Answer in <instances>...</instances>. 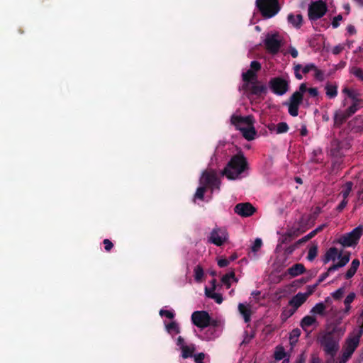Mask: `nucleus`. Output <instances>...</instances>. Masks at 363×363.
I'll use <instances>...</instances> for the list:
<instances>
[{"label": "nucleus", "instance_id": "1", "mask_svg": "<svg viewBox=\"0 0 363 363\" xmlns=\"http://www.w3.org/2000/svg\"><path fill=\"white\" fill-rule=\"evenodd\" d=\"M230 123L236 130H240L242 137L248 141L255 139L257 130L254 127L255 119L253 116L248 115L242 116L238 114H233L230 117Z\"/></svg>", "mask_w": 363, "mask_h": 363}, {"label": "nucleus", "instance_id": "2", "mask_svg": "<svg viewBox=\"0 0 363 363\" xmlns=\"http://www.w3.org/2000/svg\"><path fill=\"white\" fill-rule=\"evenodd\" d=\"M199 183L201 186L197 188L194 199L203 200L206 189L210 188L213 190L219 189L220 182L216 172L213 169H209L203 172Z\"/></svg>", "mask_w": 363, "mask_h": 363}, {"label": "nucleus", "instance_id": "3", "mask_svg": "<svg viewBox=\"0 0 363 363\" xmlns=\"http://www.w3.org/2000/svg\"><path fill=\"white\" fill-rule=\"evenodd\" d=\"M248 162L243 152H239L228 161V179H237L248 169Z\"/></svg>", "mask_w": 363, "mask_h": 363}, {"label": "nucleus", "instance_id": "4", "mask_svg": "<svg viewBox=\"0 0 363 363\" xmlns=\"http://www.w3.org/2000/svg\"><path fill=\"white\" fill-rule=\"evenodd\" d=\"M339 341L340 339L333 332L325 333L318 338L325 354L331 357H334L339 350Z\"/></svg>", "mask_w": 363, "mask_h": 363}, {"label": "nucleus", "instance_id": "5", "mask_svg": "<svg viewBox=\"0 0 363 363\" xmlns=\"http://www.w3.org/2000/svg\"><path fill=\"white\" fill-rule=\"evenodd\" d=\"M306 84H301L298 90L294 92L289 97V101L286 102L285 104L288 106L289 113L291 116L295 117L298 116V108L303 101V94L306 92Z\"/></svg>", "mask_w": 363, "mask_h": 363}, {"label": "nucleus", "instance_id": "6", "mask_svg": "<svg viewBox=\"0 0 363 363\" xmlns=\"http://www.w3.org/2000/svg\"><path fill=\"white\" fill-rule=\"evenodd\" d=\"M256 6L264 18H270L280 10L278 0H256Z\"/></svg>", "mask_w": 363, "mask_h": 363}, {"label": "nucleus", "instance_id": "7", "mask_svg": "<svg viewBox=\"0 0 363 363\" xmlns=\"http://www.w3.org/2000/svg\"><path fill=\"white\" fill-rule=\"evenodd\" d=\"M363 234V227L361 225L357 226L353 229L351 232L340 235L336 239L334 242L338 243L343 247H352L355 246L361 236Z\"/></svg>", "mask_w": 363, "mask_h": 363}, {"label": "nucleus", "instance_id": "8", "mask_svg": "<svg viewBox=\"0 0 363 363\" xmlns=\"http://www.w3.org/2000/svg\"><path fill=\"white\" fill-rule=\"evenodd\" d=\"M328 6L325 1L318 0L313 1L308 6V18L316 21L322 18L327 12Z\"/></svg>", "mask_w": 363, "mask_h": 363}, {"label": "nucleus", "instance_id": "9", "mask_svg": "<svg viewBox=\"0 0 363 363\" xmlns=\"http://www.w3.org/2000/svg\"><path fill=\"white\" fill-rule=\"evenodd\" d=\"M264 44L266 50L272 54L276 55L279 52L281 46V39L279 33L267 34Z\"/></svg>", "mask_w": 363, "mask_h": 363}, {"label": "nucleus", "instance_id": "10", "mask_svg": "<svg viewBox=\"0 0 363 363\" xmlns=\"http://www.w3.org/2000/svg\"><path fill=\"white\" fill-rule=\"evenodd\" d=\"M269 87L275 94L282 96L289 91V83L281 77H274L269 80Z\"/></svg>", "mask_w": 363, "mask_h": 363}, {"label": "nucleus", "instance_id": "11", "mask_svg": "<svg viewBox=\"0 0 363 363\" xmlns=\"http://www.w3.org/2000/svg\"><path fill=\"white\" fill-rule=\"evenodd\" d=\"M351 253L350 252H346V253L341 257L340 260H339L337 263L331 265L327 270L326 272L322 274L318 279L316 281V284L319 285L322 281H323L328 276L329 274L332 272L336 271L340 268L345 267L350 259Z\"/></svg>", "mask_w": 363, "mask_h": 363}, {"label": "nucleus", "instance_id": "12", "mask_svg": "<svg viewBox=\"0 0 363 363\" xmlns=\"http://www.w3.org/2000/svg\"><path fill=\"white\" fill-rule=\"evenodd\" d=\"M211 320L208 313L205 311H197L191 315L192 323L200 328H204L210 325Z\"/></svg>", "mask_w": 363, "mask_h": 363}, {"label": "nucleus", "instance_id": "13", "mask_svg": "<svg viewBox=\"0 0 363 363\" xmlns=\"http://www.w3.org/2000/svg\"><path fill=\"white\" fill-rule=\"evenodd\" d=\"M363 333V325L361 326L358 334L354 337H349L346 340L343 346L342 353L352 357V354L359 345V340Z\"/></svg>", "mask_w": 363, "mask_h": 363}, {"label": "nucleus", "instance_id": "14", "mask_svg": "<svg viewBox=\"0 0 363 363\" xmlns=\"http://www.w3.org/2000/svg\"><path fill=\"white\" fill-rule=\"evenodd\" d=\"M243 89L251 95L260 96L262 94H266L267 88L262 82L255 80L251 83L244 84Z\"/></svg>", "mask_w": 363, "mask_h": 363}, {"label": "nucleus", "instance_id": "15", "mask_svg": "<svg viewBox=\"0 0 363 363\" xmlns=\"http://www.w3.org/2000/svg\"><path fill=\"white\" fill-rule=\"evenodd\" d=\"M257 211V208L250 203H240L234 208V212L241 217H250Z\"/></svg>", "mask_w": 363, "mask_h": 363}, {"label": "nucleus", "instance_id": "16", "mask_svg": "<svg viewBox=\"0 0 363 363\" xmlns=\"http://www.w3.org/2000/svg\"><path fill=\"white\" fill-rule=\"evenodd\" d=\"M208 240L216 246H221L226 240L225 231L220 228H213Z\"/></svg>", "mask_w": 363, "mask_h": 363}, {"label": "nucleus", "instance_id": "17", "mask_svg": "<svg viewBox=\"0 0 363 363\" xmlns=\"http://www.w3.org/2000/svg\"><path fill=\"white\" fill-rule=\"evenodd\" d=\"M346 252L343 254L342 251L338 252V250L335 247H330L326 251L325 254L324 255L323 261L325 264H326L330 261H335L337 258H339L340 259L341 257Z\"/></svg>", "mask_w": 363, "mask_h": 363}, {"label": "nucleus", "instance_id": "18", "mask_svg": "<svg viewBox=\"0 0 363 363\" xmlns=\"http://www.w3.org/2000/svg\"><path fill=\"white\" fill-rule=\"evenodd\" d=\"M330 152L333 157L341 158L343 156L342 145L340 140L333 139L331 141Z\"/></svg>", "mask_w": 363, "mask_h": 363}, {"label": "nucleus", "instance_id": "19", "mask_svg": "<svg viewBox=\"0 0 363 363\" xmlns=\"http://www.w3.org/2000/svg\"><path fill=\"white\" fill-rule=\"evenodd\" d=\"M300 325L304 331L310 333L311 330H308V328L311 326L317 328L318 326V322L315 316L306 315L301 320Z\"/></svg>", "mask_w": 363, "mask_h": 363}, {"label": "nucleus", "instance_id": "20", "mask_svg": "<svg viewBox=\"0 0 363 363\" xmlns=\"http://www.w3.org/2000/svg\"><path fill=\"white\" fill-rule=\"evenodd\" d=\"M306 295L303 293H298L289 301V305L297 310L306 301Z\"/></svg>", "mask_w": 363, "mask_h": 363}, {"label": "nucleus", "instance_id": "21", "mask_svg": "<svg viewBox=\"0 0 363 363\" xmlns=\"http://www.w3.org/2000/svg\"><path fill=\"white\" fill-rule=\"evenodd\" d=\"M349 126L355 132L363 130V116H357L349 122Z\"/></svg>", "mask_w": 363, "mask_h": 363}, {"label": "nucleus", "instance_id": "22", "mask_svg": "<svg viewBox=\"0 0 363 363\" xmlns=\"http://www.w3.org/2000/svg\"><path fill=\"white\" fill-rule=\"evenodd\" d=\"M349 118L345 111H337L334 115V126L340 128Z\"/></svg>", "mask_w": 363, "mask_h": 363}, {"label": "nucleus", "instance_id": "23", "mask_svg": "<svg viewBox=\"0 0 363 363\" xmlns=\"http://www.w3.org/2000/svg\"><path fill=\"white\" fill-rule=\"evenodd\" d=\"M305 271L304 265L301 263L295 264L287 269L288 274L293 277L303 274Z\"/></svg>", "mask_w": 363, "mask_h": 363}, {"label": "nucleus", "instance_id": "24", "mask_svg": "<svg viewBox=\"0 0 363 363\" xmlns=\"http://www.w3.org/2000/svg\"><path fill=\"white\" fill-rule=\"evenodd\" d=\"M238 309L240 313L244 318V320L245 323H248L250 321V317L252 314L251 306L250 305H245L243 303H240L238 305Z\"/></svg>", "mask_w": 363, "mask_h": 363}, {"label": "nucleus", "instance_id": "25", "mask_svg": "<svg viewBox=\"0 0 363 363\" xmlns=\"http://www.w3.org/2000/svg\"><path fill=\"white\" fill-rule=\"evenodd\" d=\"M196 350V345L193 343L189 345H184L182 349V357L184 359H187L189 357H192L194 356V353Z\"/></svg>", "mask_w": 363, "mask_h": 363}, {"label": "nucleus", "instance_id": "26", "mask_svg": "<svg viewBox=\"0 0 363 363\" xmlns=\"http://www.w3.org/2000/svg\"><path fill=\"white\" fill-rule=\"evenodd\" d=\"M360 262L358 259H354L352 260L350 269L346 272L345 274V279H351L357 272Z\"/></svg>", "mask_w": 363, "mask_h": 363}, {"label": "nucleus", "instance_id": "27", "mask_svg": "<svg viewBox=\"0 0 363 363\" xmlns=\"http://www.w3.org/2000/svg\"><path fill=\"white\" fill-rule=\"evenodd\" d=\"M205 295L210 298L213 299L217 303L220 304L223 301V296L220 294L216 293L215 291L211 290L208 287H205Z\"/></svg>", "mask_w": 363, "mask_h": 363}, {"label": "nucleus", "instance_id": "28", "mask_svg": "<svg viewBox=\"0 0 363 363\" xmlns=\"http://www.w3.org/2000/svg\"><path fill=\"white\" fill-rule=\"evenodd\" d=\"M298 235H299V229L298 228L295 229V230H288L286 233H285L282 235L281 243L282 244L289 243L293 240L294 237H296Z\"/></svg>", "mask_w": 363, "mask_h": 363}, {"label": "nucleus", "instance_id": "29", "mask_svg": "<svg viewBox=\"0 0 363 363\" xmlns=\"http://www.w3.org/2000/svg\"><path fill=\"white\" fill-rule=\"evenodd\" d=\"M242 78L244 84H248L257 80V75L254 70L248 69L246 72L242 73Z\"/></svg>", "mask_w": 363, "mask_h": 363}, {"label": "nucleus", "instance_id": "30", "mask_svg": "<svg viewBox=\"0 0 363 363\" xmlns=\"http://www.w3.org/2000/svg\"><path fill=\"white\" fill-rule=\"evenodd\" d=\"M288 21L296 28H300L303 22V16L301 14H289L288 16Z\"/></svg>", "mask_w": 363, "mask_h": 363}, {"label": "nucleus", "instance_id": "31", "mask_svg": "<svg viewBox=\"0 0 363 363\" xmlns=\"http://www.w3.org/2000/svg\"><path fill=\"white\" fill-rule=\"evenodd\" d=\"M301 335V330L298 328L292 330L289 333V343L293 348L298 341V338Z\"/></svg>", "mask_w": 363, "mask_h": 363}, {"label": "nucleus", "instance_id": "32", "mask_svg": "<svg viewBox=\"0 0 363 363\" xmlns=\"http://www.w3.org/2000/svg\"><path fill=\"white\" fill-rule=\"evenodd\" d=\"M355 294L354 292H351L345 298V301H344V304H345V309L343 311L344 313L345 314H348L350 309H351V303L353 302V301L354 300L355 298Z\"/></svg>", "mask_w": 363, "mask_h": 363}, {"label": "nucleus", "instance_id": "33", "mask_svg": "<svg viewBox=\"0 0 363 363\" xmlns=\"http://www.w3.org/2000/svg\"><path fill=\"white\" fill-rule=\"evenodd\" d=\"M296 310L291 306V308H284L281 314V318L283 321L286 320L292 316Z\"/></svg>", "mask_w": 363, "mask_h": 363}, {"label": "nucleus", "instance_id": "34", "mask_svg": "<svg viewBox=\"0 0 363 363\" xmlns=\"http://www.w3.org/2000/svg\"><path fill=\"white\" fill-rule=\"evenodd\" d=\"M286 357L285 350L283 346L279 345L276 347L274 357L276 360L279 361Z\"/></svg>", "mask_w": 363, "mask_h": 363}, {"label": "nucleus", "instance_id": "35", "mask_svg": "<svg viewBox=\"0 0 363 363\" xmlns=\"http://www.w3.org/2000/svg\"><path fill=\"white\" fill-rule=\"evenodd\" d=\"M325 90H326V95L330 99L336 96V95L337 94L336 85L327 84L325 86Z\"/></svg>", "mask_w": 363, "mask_h": 363}, {"label": "nucleus", "instance_id": "36", "mask_svg": "<svg viewBox=\"0 0 363 363\" xmlns=\"http://www.w3.org/2000/svg\"><path fill=\"white\" fill-rule=\"evenodd\" d=\"M325 308H326L325 305L321 302V303H317L314 307H313L311 312L312 313L324 315Z\"/></svg>", "mask_w": 363, "mask_h": 363}, {"label": "nucleus", "instance_id": "37", "mask_svg": "<svg viewBox=\"0 0 363 363\" xmlns=\"http://www.w3.org/2000/svg\"><path fill=\"white\" fill-rule=\"evenodd\" d=\"M166 329L168 333H172V331L175 332V333L178 334L180 333V328L179 325L175 322L172 321L166 325Z\"/></svg>", "mask_w": 363, "mask_h": 363}, {"label": "nucleus", "instance_id": "38", "mask_svg": "<svg viewBox=\"0 0 363 363\" xmlns=\"http://www.w3.org/2000/svg\"><path fill=\"white\" fill-rule=\"evenodd\" d=\"M358 100L354 101V102L348 107L345 111L349 117L353 115L358 110Z\"/></svg>", "mask_w": 363, "mask_h": 363}, {"label": "nucleus", "instance_id": "39", "mask_svg": "<svg viewBox=\"0 0 363 363\" xmlns=\"http://www.w3.org/2000/svg\"><path fill=\"white\" fill-rule=\"evenodd\" d=\"M352 185L353 184L351 182L346 183L345 189L341 191L343 199H347V197L352 191Z\"/></svg>", "mask_w": 363, "mask_h": 363}, {"label": "nucleus", "instance_id": "40", "mask_svg": "<svg viewBox=\"0 0 363 363\" xmlns=\"http://www.w3.org/2000/svg\"><path fill=\"white\" fill-rule=\"evenodd\" d=\"M318 254V247L316 245H313L310 247L308 252V259L309 261H313L317 256Z\"/></svg>", "mask_w": 363, "mask_h": 363}, {"label": "nucleus", "instance_id": "41", "mask_svg": "<svg viewBox=\"0 0 363 363\" xmlns=\"http://www.w3.org/2000/svg\"><path fill=\"white\" fill-rule=\"evenodd\" d=\"M322 211V209L320 206H316L314 209V211L313 212L312 214H311L310 216H308V221H312V223H313L315 222V220L317 219V218L318 217L319 214L321 213Z\"/></svg>", "mask_w": 363, "mask_h": 363}, {"label": "nucleus", "instance_id": "42", "mask_svg": "<svg viewBox=\"0 0 363 363\" xmlns=\"http://www.w3.org/2000/svg\"><path fill=\"white\" fill-rule=\"evenodd\" d=\"M203 277V270L201 266H196L194 269L195 280L199 281Z\"/></svg>", "mask_w": 363, "mask_h": 363}, {"label": "nucleus", "instance_id": "43", "mask_svg": "<svg viewBox=\"0 0 363 363\" xmlns=\"http://www.w3.org/2000/svg\"><path fill=\"white\" fill-rule=\"evenodd\" d=\"M289 129L288 125L285 122L279 123L277 125L276 132L277 134L286 133Z\"/></svg>", "mask_w": 363, "mask_h": 363}, {"label": "nucleus", "instance_id": "44", "mask_svg": "<svg viewBox=\"0 0 363 363\" xmlns=\"http://www.w3.org/2000/svg\"><path fill=\"white\" fill-rule=\"evenodd\" d=\"M351 73H352L355 77L363 81V69L359 67H352L351 69Z\"/></svg>", "mask_w": 363, "mask_h": 363}, {"label": "nucleus", "instance_id": "45", "mask_svg": "<svg viewBox=\"0 0 363 363\" xmlns=\"http://www.w3.org/2000/svg\"><path fill=\"white\" fill-rule=\"evenodd\" d=\"M314 77L315 79L323 82L324 80V73L322 70L319 69L316 66L314 69Z\"/></svg>", "mask_w": 363, "mask_h": 363}, {"label": "nucleus", "instance_id": "46", "mask_svg": "<svg viewBox=\"0 0 363 363\" xmlns=\"http://www.w3.org/2000/svg\"><path fill=\"white\" fill-rule=\"evenodd\" d=\"M345 293V288L340 287L332 294V296L335 300L340 299Z\"/></svg>", "mask_w": 363, "mask_h": 363}, {"label": "nucleus", "instance_id": "47", "mask_svg": "<svg viewBox=\"0 0 363 363\" xmlns=\"http://www.w3.org/2000/svg\"><path fill=\"white\" fill-rule=\"evenodd\" d=\"M255 336V332L252 330L250 333H246L244 339L242 342V344L246 345L248 344Z\"/></svg>", "mask_w": 363, "mask_h": 363}, {"label": "nucleus", "instance_id": "48", "mask_svg": "<svg viewBox=\"0 0 363 363\" xmlns=\"http://www.w3.org/2000/svg\"><path fill=\"white\" fill-rule=\"evenodd\" d=\"M262 245V240L260 238H256L253 243V245L252 246V251L254 252H257L261 248Z\"/></svg>", "mask_w": 363, "mask_h": 363}, {"label": "nucleus", "instance_id": "49", "mask_svg": "<svg viewBox=\"0 0 363 363\" xmlns=\"http://www.w3.org/2000/svg\"><path fill=\"white\" fill-rule=\"evenodd\" d=\"M160 315L161 316H164L169 319H173L174 318V313L173 311L164 309H161L160 311Z\"/></svg>", "mask_w": 363, "mask_h": 363}, {"label": "nucleus", "instance_id": "50", "mask_svg": "<svg viewBox=\"0 0 363 363\" xmlns=\"http://www.w3.org/2000/svg\"><path fill=\"white\" fill-rule=\"evenodd\" d=\"M301 68H302V65H301V64L295 65V66H294V67L295 77H296L298 79H303V76H302V74L300 73V69H301Z\"/></svg>", "mask_w": 363, "mask_h": 363}, {"label": "nucleus", "instance_id": "51", "mask_svg": "<svg viewBox=\"0 0 363 363\" xmlns=\"http://www.w3.org/2000/svg\"><path fill=\"white\" fill-rule=\"evenodd\" d=\"M261 64L258 61H252L250 63V70H254L255 73L261 69Z\"/></svg>", "mask_w": 363, "mask_h": 363}, {"label": "nucleus", "instance_id": "52", "mask_svg": "<svg viewBox=\"0 0 363 363\" xmlns=\"http://www.w3.org/2000/svg\"><path fill=\"white\" fill-rule=\"evenodd\" d=\"M194 357V361L196 363H204L203 359L206 357L205 353L200 352L197 354L193 356Z\"/></svg>", "mask_w": 363, "mask_h": 363}, {"label": "nucleus", "instance_id": "53", "mask_svg": "<svg viewBox=\"0 0 363 363\" xmlns=\"http://www.w3.org/2000/svg\"><path fill=\"white\" fill-rule=\"evenodd\" d=\"M103 244L104 245V249L106 251L109 252L113 247V242L108 239H104L103 240Z\"/></svg>", "mask_w": 363, "mask_h": 363}, {"label": "nucleus", "instance_id": "54", "mask_svg": "<svg viewBox=\"0 0 363 363\" xmlns=\"http://www.w3.org/2000/svg\"><path fill=\"white\" fill-rule=\"evenodd\" d=\"M315 68V65H313V64H308V65H305L303 67H302L301 69H302V72L304 74H306L309 72L313 71Z\"/></svg>", "mask_w": 363, "mask_h": 363}, {"label": "nucleus", "instance_id": "55", "mask_svg": "<svg viewBox=\"0 0 363 363\" xmlns=\"http://www.w3.org/2000/svg\"><path fill=\"white\" fill-rule=\"evenodd\" d=\"M318 285L315 283L313 285H309L307 286V291L304 293L303 294L306 295V297L308 298L310 295H311L316 289L317 286Z\"/></svg>", "mask_w": 363, "mask_h": 363}, {"label": "nucleus", "instance_id": "56", "mask_svg": "<svg viewBox=\"0 0 363 363\" xmlns=\"http://www.w3.org/2000/svg\"><path fill=\"white\" fill-rule=\"evenodd\" d=\"M297 247H298L296 243H294V245L287 247L284 250V254L286 255H289L292 254L294 252V251L296 250V248H297Z\"/></svg>", "mask_w": 363, "mask_h": 363}, {"label": "nucleus", "instance_id": "57", "mask_svg": "<svg viewBox=\"0 0 363 363\" xmlns=\"http://www.w3.org/2000/svg\"><path fill=\"white\" fill-rule=\"evenodd\" d=\"M342 20V15L339 14L336 16H335L332 21V26L333 28H337L339 26V21Z\"/></svg>", "mask_w": 363, "mask_h": 363}, {"label": "nucleus", "instance_id": "58", "mask_svg": "<svg viewBox=\"0 0 363 363\" xmlns=\"http://www.w3.org/2000/svg\"><path fill=\"white\" fill-rule=\"evenodd\" d=\"M306 359V357L305 352H302L300 354L298 355L294 363H305Z\"/></svg>", "mask_w": 363, "mask_h": 363}, {"label": "nucleus", "instance_id": "59", "mask_svg": "<svg viewBox=\"0 0 363 363\" xmlns=\"http://www.w3.org/2000/svg\"><path fill=\"white\" fill-rule=\"evenodd\" d=\"M238 282V279L235 277V274L234 271H230L228 272V287L230 286V281Z\"/></svg>", "mask_w": 363, "mask_h": 363}, {"label": "nucleus", "instance_id": "60", "mask_svg": "<svg viewBox=\"0 0 363 363\" xmlns=\"http://www.w3.org/2000/svg\"><path fill=\"white\" fill-rule=\"evenodd\" d=\"M306 91L313 97H316L318 95V91L317 88H307Z\"/></svg>", "mask_w": 363, "mask_h": 363}, {"label": "nucleus", "instance_id": "61", "mask_svg": "<svg viewBox=\"0 0 363 363\" xmlns=\"http://www.w3.org/2000/svg\"><path fill=\"white\" fill-rule=\"evenodd\" d=\"M347 199H343L341 203L337 206V211L341 212L347 206Z\"/></svg>", "mask_w": 363, "mask_h": 363}, {"label": "nucleus", "instance_id": "62", "mask_svg": "<svg viewBox=\"0 0 363 363\" xmlns=\"http://www.w3.org/2000/svg\"><path fill=\"white\" fill-rule=\"evenodd\" d=\"M309 363H322V361L317 354H313L309 360Z\"/></svg>", "mask_w": 363, "mask_h": 363}, {"label": "nucleus", "instance_id": "63", "mask_svg": "<svg viewBox=\"0 0 363 363\" xmlns=\"http://www.w3.org/2000/svg\"><path fill=\"white\" fill-rule=\"evenodd\" d=\"M350 357L351 356L342 353L338 363H346Z\"/></svg>", "mask_w": 363, "mask_h": 363}, {"label": "nucleus", "instance_id": "64", "mask_svg": "<svg viewBox=\"0 0 363 363\" xmlns=\"http://www.w3.org/2000/svg\"><path fill=\"white\" fill-rule=\"evenodd\" d=\"M177 345L179 347L180 350L182 349V347L184 345H186V344L185 343L184 339L182 336H179L177 338Z\"/></svg>", "mask_w": 363, "mask_h": 363}]
</instances>
